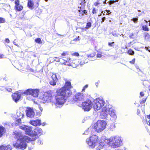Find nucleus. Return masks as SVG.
I'll list each match as a JSON object with an SVG mask.
<instances>
[{
    "mask_svg": "<svg viewBox=\"0 0 150 150\" xmlns=\"http://www.w3.org/2000/svg\"><path fill=\"white\" fill-rule=\"evenodd\" d=\"M102 56V53L101 52H99L98 53L97 55V57H101Z\"/></svg>",
    "mask_w": 150,
    "mask_h": 150,
    "instance_id": "nucleus-37",
    "label": "nucleus"
},
{
    "mask_svg": "<svg viewBox=\"0 0 150 150\" xmlns=\"http://www.w3.org/2000/svg\"><path fill=\"white\" fill-rule=\"evenodd\" d=\"M39 109L42 112V111L43 109L42 107H39Z\"/></svg>",
    "mask_w": 150,
    "mask_h": 150,
    "instance_id": "nucleus-60",
    "label": "nucleus"
},
{
    "mask_svg": "<svg viewBox=\"0 0 150 150\" xmlns=\"http://www.w3.org/2000/svg\"><path fill=\"white\" fill-rule=\"evenodd\" d=\"M109 114L114 119L117 118V116L115 115V110L112 108H109L108 107Z\"/></svg>",
    "mask_w": 150,
    "mask_h": 150,
    "instance_id": "nucleus-19",
    "label": "nucleus"
},
{
    "mask_svg": "<svg viewBox=\"0 0 150 150\" xmlns=\"http://www.w3.org/2000/svg\"><path fill=\"white\" fill-rule=\"evenodd\" d=\"M4 55L2 54H0V58H2L3 57Z\"/></svg>",
    "mask_w": 150,
    "mask_h": 150,
    "instance_id": "nucleus-63",
    "label": "nucleus"
},
{
    "mask_svg": "<svg viewBox=\"0 0 150 150\" xmlns=\"http://www.w3.org/2000/svg\"><path fill=\"white\" fill-rule=\"evenodd\" d=\"M35 42L38 43H42L41 39L39 38H38L35 40Z\"/></svg>",
    "mask_w": 150,
    "mask_h": 150,
    "instance_id": "nucleus-33",
    "label": "nucleus"
},
{
    "mask_svg": "<svg viewBox=\"0 0 150 150\" xmlns=\"http://www.w3.org/2000/svg\"><path fill=\"white\" fill-rule=\"evenodd\" d=\"M119 0H114L113 1H108L109 4L111 5V4L114 3V2H117Z\"/></svg>",
    "mask_w": 150,
    "mask_h": 150,
    "instance_id": "nucleus-34",
    "label": "nucleus"
},
{
    "mask_svg": "<svg viewBox=\"0 0 150 150\" xmlns=\"http://www.w3.org/2000/svg\"><path fill=\"white\" fill-rule=\"evenodd\" d=\"M71 88V82L70 81H66L64 87L59 89H58L59 93H61L62 92H64L67 94V97L69 96L71 94V92L69 89Z\"/></svg>",
    "mask_w": 150,
    "mask_h": 150,
    "instance_id": "nucleus-5",
    "label": "nucleus"
},
{
    "mask_svg": "<svg viewBox=\"0 0 150 150\" xmlns=\"http://www.w3.org/2000/svg\"><path fill=\"white\" fill-rule=\"evenodd\" d=\"M140 96L141 97H142V96H144V93H143V92H140Z\"/></svg>",
    "mask_w": 150,
    "mask_h": 150,
    "instance_id": "nucleus-57",
    "label": "nucleus"
},
{
    "mask_svg": "<svg viewBox=\"0 0 150 150\" xmlns=\"http://www.w3.org/2000/svg\"><path fill=\"white\" fill-rule=\"evenodd\" d=\"M146 101V98H143L142 100L141 101L140 103L141 104H143Z\"/></svg>",
    "mask_w": 150,
    "mask_h": 150,
    "instance_id": "nucleus-47",
    "label": "nucleus"
},
{
    "mask_svg": "<svg viewBox=\"0 0 150 150\" xmlns=\"http://www.w3.org/2000/svg\"><path fill=\"white\" fill-rule=\"evenodd\" d=\"M38 143L39 144L42 145L43 144V142L41 139L38 140Z\"/></svg>",
    "mask_w": 150,
    "mask_h": 150,
    "instance_id": "nucleus-41",
    "label": "nucleus"
},
{
    "mask_svg": "<svg viewBox=\"0 0 150 150\" xmlns=\"http://www.w3.org/2000/svg\"><path fill=\"white\" fill-rule=\"evenodd\" d=\"M88 87V85L87 84V85H86L85 86H84V87H83L82 90V91H85V89L87 88Z\"/></svg>",
    "mask_w": 150,
    "mask_h": 150,
    "instance_id": "nucleus-44",
    "label": "nucleus"
},
{
    "mask_svg": "<svg viewBox=\"0 0 150 150\" xmlns=\"http://www.w3.org/2000/svg\"><path fill=\"white\" fill-rule=\"evenodd\" d=\"M54 99V97L51 94L47 92H45L42 98L44 103L52 102Z\"/></svg>",
    "mask_w": 150,
    "mask_h": 150,
    "instance_id": "nucleus-8",
    "label": "nucleus"
},
{
    "mask_svg": "<svg viewBox=\"0 0 150 150\" xmlns=\"http://www.w3.org/2000/svg\"><path fill=\"white\" fill-rule=\"evenodd\" d=\"M33 2L31 0H28V6L30 9H33Z\"/></svg>",
    "mask_w": 150,
    "mask_h": 150,
    "instance_id": "nucleus-22",
    "label": "nucleus"
},
{
    "mask_svg": "<svg viewBox=\"0 0 150 150\" xmlns=\"http://www.w3.org/2000/svg\"><path fill=\"white\" fill-rule=\"evenodd\" d=\"M58 81V79L56 74H53L49 81L50 84L53 86L56 85Z\"/></svg>",
    "mask_w": 150,
    "mask_h": 150,
    "instance_id": "nucleus-17",
    "label": "nucleus"
},
{
    "mask_svg": "<svg viewBox=\"0 0 150 150\" xmlns=\"http://www.w3.org/2000/svg\"><path fill=\"white\" fill-rule=\"evenodd\" d=\"M92 13L93 14H96V10L95 8H93V9Z\"/></svg>",
    "mask_w": 150,
    "mask_h": 150,
    "instance_id": "nucleus-49",
    "label": "nucleus"
},
{
    "mask_svg": "<svg viewBox=\"0 0 150 150\" xmlns=\"http://www.w3.org/2000/svg\"><path fill=\"white\" fill-rule=\"evenodd\" d=\"M5 41L6 42L8 43H9L10 42V40L8 38H6L5 39Z\"/></svg>",
    "mask_w": 150,
    "mask_h": 150,
    "instance_id": "nucleus-53",
    "label": "nucleus"
},
{
    "mask_svg": "<svg viewBox=\"0 0 150 150\" xmlns=\"http://www.w3.org/2000/svg\"><path fill=\"white\" fill-rule=\"evenodd\" d=\"M115 125L114 123H113L111 124L110 126V128L112 131L113 130V129L115 128Z\"/></svg>",
    "mask_w": 150,
    "mask_h": 150,
    "instance_id": "nucleus-27",
    "label": "nucleus"
},
{
    "mask_svg": "<svg viewBox=\"0 0 150 150\" xmlns=\"http://www.w3.org/2000/svg\"><path fill=\"white\" fill-rule=\"evenodd\" d=\"M134 35V33H132L131 35H129V38L131 39H134L133 36Z\"/></svg>",
    "mask_w": 150,
    "mask_h": 150,
    "instance_id": "nucleus-48",
    "label": "nucleus"
},
{
    "mask_svg": "<svg viewBox=\"0 0 150 150\" xmlns=\"http://www.w3.org/2000/svg\"><path fill=\"white\" fill-rule=\"evenodd\" d=\"M12 148L9 145L7 146L2 145L0 146V150H11Z\"/></svg>",
    "mask_w": 150,
    "mask_h": 150,
    "instance_id": "nucleus-21",
    "label": "nucleus"
},
{
    "mask_svg": "<svg viewBox=\"0 0 150 150\" xmlns=\"http://www.w3.org/2000/svg\"><path fill=\"white\" fill-rule=\"evenodd\" d=\"M147 118L148 119H150V115H147Z\"/></svg>",
    "mask_w": 150,
    "mask_h": 150,
    "instance_id": "nucleus-64",
    "label": "nucleus"
},
{
    "mask_svg": "<svg viewBox=\"0 0 150 150\" xmlns=\"http://www.w3.org/2000/svg\"><path fill=\"white\" fill-rule=\"evenodd\" d=\"M136 68L137 69V71H140V69L138 67V66H136Z\"/></svg>",
    "mask_w": 150,
    "mask_h": 150,
    "instance_id": "nucleus-62",
    "label": "nucleus"
},
{
    "mask_svg": "<svg viewBox=\"0 0 150 150\" xmlns=\"http://www.w3.org/2000/svg\"><path fill=\"white\" fill-rule=\"evenodd\" d=\"M145 49H146V50H147L149 52H150V48L149 47H145Z\"/></svg>",
    "mask_w": 150,
    "mask_h": 150,
    "instance_id": "nucleus-55",
    "label": "nucleus"
},
{
    "mask_svg": "<svg viewBox=\"0 0 150 150\" xmlns=\"http://www.w3.org/2000/svg\"><path fill=\"white\" fill-rule=\"evenodd\" d=\"M90 118V117H85L84 120L85 121L87 119H89Z\"/></svg>",
    "mask_w": 150,
    "mask_h": 150,
    "instance_id": "nucleus-58",
    "label": "nucleus"
},
{
    "mask_svg": "<svg viewBox=\"0 0 150 150\" xmlns=\"http://www.w3.org/2000/svg\"><path fill=\"white\" fill-rule=\"evenodd\" d=\"M142 28L144 30L146 31H149V29L146 25H143L142 26Z\"/></svg>",
    "mask_w": 150,
    "mask_h": 150,
    "instance_id": "nucleus-28",
    "label": "nucleus"
},
{
    "mask_svg": "<svg viewBox=\"0 0 150 150\" xmlns=\"http://www.w3.org/2000/svg\"><path fill=\"white\" fill-rule=\"evenodd\" d=\"M15 5H19V0H15Z\"/></svg>",
    "mask_w": 150,
    "mask_h": 150,
    "instance_id": "nucleus-40",
    "label": "nucleus"
},
{
    "mask_svg": "<svg viewBox=\"0 0 150 150\" xmlns=\"http://www.w3.org/2000/svg\"><path fill=\"white\" fill-rule=\"evenodd\" d=\"M145 38L148 41H150V36L149 34L148 33H146L145 34Z\"/></svg>",
    "mask_w": 150,
    "mask_h": 150,
    "instance_id": "nucleus-26",
    "label": "nucleus"
},
{
    "mask_svg": "<svg viewBox=\"0 0 150 150\" xmlns=\"http://www.w3.org/2000/svg\"><path fill=\"white\" fill-rule=\"evenodd\" d=\"M80 37L79 36H78L76 38H75L74 39V41H79L80 40Z\"/></svg>",
    "mask_w": 150,
    "mask_h": 150,
    "instance_id": "nucleus-42",
    "label": "nucleus"
},
{
    "mask_svg": "<svg viewBox=\"0 0 150 150\" xmlns=\"http://www.w3.org/2000/svg\"><path fill=\"white\" fill-rule=\"evenodd\" d=\"M26 115L27 117L30 118L33 117L35 116V112L33 108L27 107L26 110Z\"/></svg>",
    "mask_w": 150,
    "mask_h": 150,
    "instance_id": "nucleus-15",
    "label": "nucleus"
},
{
    "mask_svg": "<svg viewBox=\"0 0 150 150\" xmlns=\"http://www.w3.org/2000/svg\"><path fill=\"white\" fill-rule=\"evenodd\" d=\"M99 142L98 137L96 135H92L86 139V143L92 148H94Z\"/></svg>",
    "mask_w": 150,
    "mask_h": 150,
    "instance_id": "nucleus-6",
    "label": "nucleus"
},
{
    "mask_svg": "<svg viewBox=\"0 0 150 150\" xmlns=\"http://www.w3.org/2000/svg\"><path fill=\"white\" fill-rule=\"evenodd\" d=\"M5 22V19L2 18L0 17V23H4Z\"/></svg>",
    "mask_w": 150,
    "mask_h": 150,
    "instance_id": "nucleus-36",
    "label": "nucleus"
},
{
    "mask_svg": "<svg viewBox=\"0 0 150 150\" xmlns=\"http://www.w3.org/2000/svg\"><path fill=\"white\" fill-rule=\"evenodd\" d=\"M18 118V119L17 120V121L18 123H21V118Z\"/></svg>",
    "mask_w": 150,
    "mask_h": 150,
    "instance_id": "nucleus-51",
    "label": "nucleus"
},
{
    "mask_svg": "<svg viewBox=\"0 0 150 150\" xmlns=\"http://www.w3.org/2000/svg\"><path fill=\"white\" fill-rule=\"evenodd\" d=\"M128 53L129 54L133 55L134 54V52L132 50H129L128 51Z\"/></svg>",
    "mask_w": 150,
    "mask_h": 150,
    "instance_id": "nucleus-31",
    "label": "nucleus"
},
{
    "mask_svg": "<svg viewBox=\"0 0 150 150\" xmlns=\"http://www.w3.org/2000/svg\"><path fill=\"white\" fill-rule=\"evenodd\" d=\"M93 104V103L90 100H88L83 102L81 105L84 111H88L92 108Z\"/></svg>",
    "mask_w": 150,
    "mask_h": 150,
    "instance_id": "nucleus-9",
    "label": "nucleus"
},
{
    "mask_svg": "<svg viewBox=\"0 0 150 150\" xmlns=\"http://www.w3.org/2000/svg\"><path fill=\"white\" fill-rule=\"evenodd\" d=\"M100 4V3H99V2H95L94 4V5L95 6H98V5Z\"/></svg>",
    "mask_w": 150,
    "mask_h": 150,
    "instance_id": "nucleus-56",
    "label": "nucleus"
},
{
    "mask_svg": "<svg viewBox=\"0 0 150 150\" xmlns=\"http://www.w3.org/2000/svg\"><path fill=\"white\" fill-rule=\"evenodd\" d=\"M104 141L108 146L113 148L118 147L122 144L121 138L118 136H113L108 139H106Z\"/></svg>",
    "mask_w": 150,
    "mask_h": 150,
    "instance_id": "nucleus-2",
    "label": "nucleus"
},
{
    "mask_svg": "<svg viewBox=\"0 0 150 150\" xmlns=\"http://www.w3.org/2000/svg\"><path fill=\"white\" fill-rule=\"evenodd\" d=\"M6 90L9 92H11L12 91V90L11 88H6Z\"/></svg>",
    "mask_w": 150,
    "mask_h": 150,
    "instance_id": "nucleus-46",
    "label": "nucleus"
},
{
    "mask_svg": "<svg viewBox=\"0 0 150 150\" xmlns=\"http://www.w3.org/2000/svg\"><path fill=\"white\" fill-rule=\"evenodd\" d=\"M16 39H15L13 42V44L16 45V46H18V44H17L16 43Z\"/></svg>",
    "mask_w": 150,
    "mask_h": 150,
    "instance_id": "nucleus-52",
    "label": "nucleus"
},
{
    "mask_svg": "<svg viewBox=\"0 0 150 150\" xmlns=\"http://www.w3.org/2000/svg\"><path fill=\"white\" fill-rule=\"evenodd\" d=\"M21 96V94L19 93H16L13 94L12 95L13 99L16 102H17L20 99Z\"/></svg>",
    "mask_w": 150,
    "mask_h": 150,
    "instance_id": "nucleus-18",
    "label": "nucleus"
},
{
    "mask_svg": "<svg viewBox=\"0 0 150 150\" xmlns=\"http://www.w3.org/2000/svg\"><path fill=\"white\" fill-rule=\"evenodd\" d=\"M24 116L23 113L20 111H18L16 115V117L17 118H23Z\"/></svg>",
    "mask_w": 150,
    "mask_h": 150,
    "instance_id": "nucleus-23",
    "label": "nucleus"
},
{
    "mask_svg": "<svg viewBox=\"0 0 150 150\" xmlns=\"http://www.w3.org/2000/svg\"><path fill=\"white\" fill-rule=\"evenodd\" d=\"M39 91L38 89H33L30 88L25 91L24 94L26 95H30L34 97H37L39 94Z\"/></svg>",
    "mask_w": 150,
    "mask_h": 150,
    "instance_id": "nucleus-10",
    "label": "nucleus"
},
{
    "mask_svg": "<svg viewBox=\"0 0 150 150\" xmlns=\"http://www.w3.org/2000/svg\"><path fill=\"white\" fill-rule=\"evenodd\" d=\"M43 134L44 132L41 129L38 127L35 128L33 132V141L35 140L38 138V135H40Z\"/></svg>",
    "mask_w": 150,
    "mask_h": 150,
    "instance_id": "nucleus-11",
    "label": "nucleus"
},
{
    "mask_svg": "<svg viewBox=\"0 0 150 150\" xmlns=\"http://www.w3.org/2000/svg\"><path fill=\"white\" fill-rule=\"evenodd\" d=\"M94 104L93 108L95 111L99 110L105 104V101L103 99L99 98L94 100Z\"/></svg>",
    "mask_w": 150,
    "mask_h": 150,
    "instance_id": "nucleus-7",
    "label": "nucleus"
},
{
    "mask_svg": "<svg viewBox=\"0 0 150 150\" xmlns=\"http://www.w3.org/2000/svg\"><path fill=\"white\" fill-rule=\"evenodd\" d=\"M105 17H103L102 18V21H101V23H102L103 22H104L105 20Z\"/></svg>",
    "mask_w": 150,
    "mask_h": 150,
    "instance_id": "nucleus-54",
    "label": "nucleus"
},
{
    "mask_svg": "<svg viewBox=\"0 0 150 150\" xmlns=\"http://www.w3.org/2000/svg\"><path fill=\"white\" fill-rule=\"evenodd\" d=\"M57 96L56 97V103L57 106L58 105H62L64 104L66 100V97L67 96V94L64 92H61V93H59L58 90L57 91Z\"/></svg>",
    "mask_w": 150,
    "mask_h": 150,
    "instance_id": "nucleus-3",
    "label": "nucleus"
},
{
    "mask_svg": "<svg viewBox=\"0 0 150 150\" xmlns=\"http://www.w3.org/2000/svg\"><path fill=\"white\" fill-rule=\"evenodd\" d=\"M54 58L55 59H54V61H55L57 62H59L60 61L59 58L55 57Z\"/></svg>",
    "mask_w": 150,
    "mask_h": 150,
    "instance_id": "nucleus-43",
    "label": "nucleus"
},
{
    "mask_svg": "<svg viewBox=\"0 0 150 150\" xmlns=\"http://www.w3.org/2000/svg\"><path fill=\"white\" fill-rule=\"evenodd\" d=\"M135 59L134 58L132 61L129 62L132 64H134L135 62Z\"/></svg>",
    "mask_w": 150,
    "mask_h": 150,
    "instance_id": "nucleus-45",
    "label": "nucleus"
},
{
    "mask_svg": "<svg viewBox=\"0 0 150 150\" xmlns=\"http://www.w3.org/2000/svg\"><path fill=\"white\" fill-rule=\"evenodd\" d=\"M138 18H133L132 19V21H133L134 23L137 22L138 21Z\"/></svg>",
    "mask_w": 150,
    "mask_h": 150,
    "instance_id": "nucleus-39",
    "label": "nucleus"
},
{
    "mask_svg": "<svg viewBox=\"0 0 150 150\" xmlns=\"http://www.w3.org/2000/svg\"><path fill=\"white\" fill-rule=\"evenodd\" d=\"M105 137H103L100 141L99 142L97 145H98L97 148V150H100L103 148H105L107 146H108L105 143L104 141L105 140Z\"/></svg>",
    "mask_w": 150,
    "mask_h": 150,
    "instance_id": "nucleus-13",
    "label": "nucleus"
},
{
    "mask_svg": "<svg viewBox=\"0 0 150 150\" xmlns=\"http://www.w3.org/2000/svg\"><path fill=\"white\" fill-rule=\"evenodd\" d=\"M106 123L103 120H98L94 124L93 127L95 130L98 132L103 130L106 128Z\"/></svg>",
    "mask_w": 150,
    "mask_h": 150,
    "instance_id": "nucleus-4",
    "label": "nucleus"
},
{
    "mask_svg": "<svg viewBox=\"0 0 150 150\" xmlns=\"http://www.w3.org/2000/svg\"><path fill=\"white\" fill-rule=\"evenodd\" d=\"M114 42H112V43L109 42L108 43V45L109 47H114Z\"/></svg>",
    "mask_w": 150,
    "mask_h": 150,
    "instance_id": "nucleus-35",
    "label": "nucleus"
},
{
    "mask_svg": "<svg viewBox=\"0 0 150 150\" xmlns=\"http://www.w3.org/2000/svg\"><path fill=\"white\" fill-rule=\"evenodd\" d=\"M109 115L108 107L106 106L103 108L100 114L101 117L103 119H106Z\"/></svg>",
    "mask_w": 150,
    "mask_h": 150,
    "instance_id": "nucleus-14",
    "label": "nucleus"
},
{
    "mask_svg": "<svg viewBox=\"0 0 150 150\" xmlns=\"http://www.w3.org/2000/svg\"><path fill=\"white\" fill-rule=\"evenodd\" d=\"M30 123L31 125L34 126H39L41 125V120H31L30 121Z\"/></svg>",
    "mask_w": 150,
    "mask_h": 150,
    "instance_id": "nucleus-20",
    "label": "nucleus"
},
{
    "mask_svg": "<svg viewBox=\"0 0 150 150\" xmlns=\"http://www.w3.org/2000/svg\"><path fill=\"white\" fill-rule=\"evenodd\" d=\"M86 1L85 0H82L81 3H80V5L81 6H79V7L80 8V10H79V16H82L84 14H85L87 15V11L86 10H83L85 5Z\"/></svg>",
    "mask_w": 150,
    "mask_h": 150,
    "instance_id": "nucleus-12",
    "label": "nucleus"
},
{
    "mask_svg": "<svg viewBox=\"0 0 150 150\" xmlns=\"http://www.w3.org/2000/svg\"><path fill=\"white\" fill-rule=\"evenodd\" d=\"M15 9L18 11H21L22 10L23 8V7L22 6L19 5H15Z\"/></svg>",
    "mask_w": 150,
    "mask_h": 150,
    "instance_id": "nucleus-25",
    "label": "nucleus"
},
{
    "mask_svg": "<svg viewBox=\"0 0 150 150\" xmlns=\"http://www.w3.org/2000/svg\"><path fill=\"white\" fill-rule=\"evenodd\" d=\"M140 113V110L139 109H138L137 111V115H139V114Z\"/></svg>",
    "mask_w": 150,
    "mask_h": 150,
    "instance_id": "nucleus-59",
    "label": "nucleus"
},
{
    "mask_svg": "<svg viewBox=\"0 0 150 150\" xmlns=\"http://www.w3.org/2000/svg\"><path fill=\"white\" fill-rule=\"evenodd\" d=\"M86 59V60L85 61H81L80 62V64L81 65H83L85 63H87L88 62V59H86V58H85Z\"/></svg>",
    "mask_w": 150,
    "mask_h": 150,
    "instance_id": "nucleus-32",
    "label": "nucleus"
},
{
    "mask_svg": "<svg viewBox=\"0 0 150 150\" xmlns=\"http://www.w3.org/2000/svg\"><path fill=\"white\" fill-rule=\"evenodd\" d=\"M91 23L90 22H89L88 23H87V24L85 27V28L87 29L89 28H90L91 27Z\"/></svg>",
    "mask_w": 150,
    "mask_h": 150,
    "instance_id": "nucleus-30",
    "label": "nucleus"
},
{
    "mask_svg": "<svg viewBox=\"0 0 150 150\" xmlns=\"http://www.w3.org/2000/svg\"><path fill=\"white\" fill-rule=\"evenodd\" d=\"M85 97L83 93H79L74 96V99L75 101H81L85 98Z\"/></svg>",
    "mask_w": 150,
    "mask_h": 150,
    "instance_id": "nucleus-16",
    "label": "nucleus"
},
{
    "mask_svg": "<svg viewBox=\"0 0 150 150\" xmlns=\"http://www.w3.org/2000/svg\"><path fill=\"white\" fill-rule=\"evenodd\" d=\"M95 56V54L94 52H93V53H91L89 55H88L87 56H86V57H85L84 58H86V59H87L89 57H93Z\"/></svg>",
    "mask_w": 150,
    "mask_h": 150,
    "instance_id": "nucleus-29",
    "label": "nucleus"
},
{
    "mask_svg": "<svg viewBox=\"0 0 150 150\" xmlns=\"http://www.w3.org/2000/svg\"><path fill=\"white\" fill-rule=\"evenodd\" d=\"M5 131V128L2 125H0V137L3 135Z\"/></svg>",
    "mask_w": 150,
    "mask_h": 150,
    "instance_id": "nucleus-24",
    "label": "nucleus"
},
{
    "mask_svg": "<svg viewBox=\"0 0 150 150\" xmlns=\"http://www.w3.org/2000/svg\"><path fill=\"white\" fill-rule=\"evenodd\" d=\"M105 10L104 11H102V12H101V13H103V15H105Z\"/></svg>",
    "mask_w": 150,
    "mask_h": 150,
    "instance_id": "nucleus-61",
    "label": "nucleus"
},
{
    "mask_svg": "<svg viewBox=\"0 0 150 150\" xmlns=\"http://www.w3.org/2000/svg\"><path fill=\"white\" fill-rule=\"evenodd\" d=\"M73 55H74L75 56H79V54L78 52L74 53L73 54Z\"/></svg>",
    "mask_w": 150,
    "mask_h": 150,
    "instance_id": "nucleus-50",
    "label": "nucleus"
},
{
    "mask_svg": "<svg viewBox=\"0 0 150 150\" xmlns=\"http://www.w3.org/2000/svg\"><path fill=\"white\" fill-rule=\"evenodd\" d=\"M105 13L107 12L106 15H109L111 13V12L109 10H105Z\"/></svg>",
    "mask_w": 150,
    "mask_h": 150,
    "instance_id": "nucleus-38",
    "label": "nucleus"
},
{
    "mask_svg": "<svg viewBox=\"0 0 150 150\" xmlns=\"http://www.w3.org/2000/svg\"><path fill=\"white\" fill-rule=\"evenodd\" d=\"M20 128L25 131V134L30 136L31 138L26 136H22L18 132H13V136L18 139L16 143H13L14 147L21 149H25L27 146L26 142L33 141L34 131L32 130L33 127L25 125L20 126Z\"/></svg>",
    "mask_w": 150,
    "mask_h": 150,
    "instance_id": "nucleus-1",
    "label": "nucleus"
}]
</instances>
